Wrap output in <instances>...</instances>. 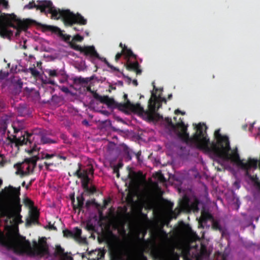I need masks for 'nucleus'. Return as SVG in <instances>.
<instances>
[{
    "label": "nucleus",
    "instance_id": "603ef678",
    "mask_svg": "<svg viewBox=\"0 0 260 260\" xmlns=\"http://www.w3.org/2000/svg\"><path fill=\"white\" fill-rule=\"evenodd\" d=\"M206 217L208 219H210V218H212V216L211 214H210V213H206Z\"/></svg>",
    "mask_w": 260,
    "mask_h": 260
},
{
    "label": "nucleus",
    "instance_id": "a19ab883",
    "mask_svg": "<svg viewBox=\"0 0 260 260\" xmlns=\"http://www.w3.org/2000/svg\"><path fill=\"white\" fill-rule=\"evenodd\" d=\"M95 204V201L94 200L89 201L88 200L86 201L85 203V207L86 208H88L91 205Z\"/></svg>",
    "mask_w": 260,
    "mask_h": 260
},
{
    "label": "nucleus",
    "instance_id": "8fccbe9b",
    "mask_svg": "<svg viewBox=\"0 0 260 260\" xmlns=\"http://www.w3.org/2000/svg\"><path fill=\"white\" fill-rule=\"evenodd\" d=\"M87 90L88 91H89V92H90L92 93L93 95V94H94V93H96V92H94V91H92V90H91V87H90V86H88V87H87Z\"/></svg>",
    "mask_w": 260,
    "mask_h": 260
},
{
    "label": "nucleus",
    "instance_id": "052dcab7",
    "mask_svg": "<svg viewBox=\"0 0 260 260\" xmlns=\"http://www.w3.org/2000/svg\"><path fill=\"white\" fill-rule=\"evenodd\" d=\"M138 239L140 241H142V242H145V239L144 238V237L142 238H140L138 236Z\"/></svg>",
    "mask_w": 260,
    "mask_h": 260
},
{
    "label": "nucleus",
    "instance_id": "69168bd1",
    "mask_svg": "<svg viewBox=\"0 0 260 260\" xmlns=\"http://www.w3.org/2000/svg\"><path fill=\"white\" fill-rule=\"evenodd\" d=\"M161 232L162 234H164L166 235V236L167 235V234L166 232L165 231H164L163 230H161Z\"/></svg>",
    "mask_w": 260,
    "mask_h": 260
},
{
    "label": "nucleus",
    "instance_id": "4d7b16f0",
    "mask_svg": "<svg viewBox=\"0 0 260 260\" xmlns=\"http://www.w3.org/2000/svg\"><path fill=\"white\" fill-rule=\"evenodd\" d=\"M133 83L134 85L137 86L138 85V82L137 80H134L133 81Z\"/></svg>",
    "mask_w": 260,
    "mask_h": 260
},
{
    "label": "nucleus",
    "instance_id": "79ce46f5",
    "mask_svg": "<svg viewBox=\"0 0 260 260\" xmlns=\"http://www.w3.org/2000/svg\"><path fill=\"white\" fill-rule=\"evenodd\" d=\"M123 55V53H122V51H121V52H118L117 53L116 55H115V60L116 62L118 61V60H119V59L121 58V57L122 56V55Z\"/></svg>",
    "mask_w": 260,
    "mask_h": 260
},
{
    "label": "nucleus",
    "instance_id": "49530a36",
    "mask_svg": "<svg viewBox=\"0 0 260 260\" xmlns=\"http://www.w3.org/2000/svg\"><path fill=\"white\" fill-rule=\"evenodd\" d=\"M70 199L72 204V206L74 205V204L75 202V199L74 196V193L70 195Z\"/></svg>",
    "mask_w": 260,
    "mask_h": 260
},
{
    "label": "nucleus",
    "instance_id": "5701e85b",
    "mask_svg": "<svg viewBox=\"0 0 260 260\" xmlns=\"http://www.w3.org/2000/svg\"><path fill=\"white\" fill-rule=\"evenodd\" d=\"M39 213L37 211L31 212L30 214V220L27 221V223L30 224L31 223H37L38 222L39 219Z\"/></svg>",
    "mask_w": 260,
    "mask_h": 260
},
{
    "label": "nucleus",
    "instance_id": "c9c22d12",
    "mask_svg": "<svg viewBox=\"0 0 260 260\" xmlns=\"http://www.w3.org/2000/svg\"><path fill=\"white\" fill-rule=\"evenodd\" d=\"M73 40L77 42H81L83 40V37L80 35H76L73 37Z\"/></svg>",
    "mask_w": 260,
    "mask_h": 260
},
{
    "label": "nucleus",
    "instance_id": "09e8293b",
    "mask_svg": "<svg viewBox=\"0 0 260 260\" xmlns=\"http://www.w3.org/2000/svg\"><path fill=\"white\" fill-rule=\"evenodd\" d=\"M60 37H62V38H63L66 41H69L70 39V36H66L65 35H63V36H60Z\"/></svg>",
    "mask_w": 260,
    "mask_h": 260
},
{
    "label": "nucleus",
    "instance_id": "ea45409f",
    "mask_svg": "<svg viewBox=\"0 0 260 260\" xmlns=\"http://www.w3.org/2000/svg\"><path fill=\"white\" fill-rule=\"evenodd\" d=\"M43 82L44 83H45V84L48 83V84H51V85H55L54 81L53 80L51 79H47L46 80H43Z\"/></svg>",
    "mask_w": 260,
    "mask_h": 260
},
{
    "label": "nucleus",
    "instance_id": "473e14b6",
    "mask_svg": "<svg viewBox=\"0 0 260 260\" xmlns=\"http://www.w3.org/2000/svg\"><path fill=\"white\" fill-rule=\"evenodd\" d=\"M29 70L33 76L38 77L39 76V72L35 68H30Z\"/></svg>",
    "mask_w": 260,
    "mask_h": 260
},
{
    "label": "nucleus",
    "instance_id": "dca6fc26",
    "mask_svg": "<svg viewBox=\"0 0 260 260\" xmlns=\"http://www.w3.org/2000/svg\"><path fill=\"white\" fill-rule=\"evenodd\" d=\"M64 237L70 238H73L77 241H79L81 239L82 230L76 227L74 228V231L69 230H64L63 231Z\"/></svg>",
    "mask_w": 260,
    "mask_h": 260
},
{
    "label": "nucleus",
    "instance_id": "4468645a",
    "mask_svg": "<svg viewBox=\"0 0 260 260\" xmlns=\"http://www.w3.org/2000/svg\"><path fill=\"white\" fill-rule=\"evenodd\" d=\"M0 244L9 250H15L17 248L16 241L11 236H2L0 237Z\"/></svg>",
    "mask_w": 260,
    "mask_h": 260
},
{
    "label": "nucleus",
    "instance_id": "393cba45",
    "mask_svg": "<svg viewBox=\"0 0 260 260\" xmlns=\"http://www.w3.org/2000/svg\"><path fill=\"white\" fill-rule=\"evenodd\" d=\"M41 142L43 144L56 143L55 141H54L42 134H41Z\"/></svg>",
    "mask_w": 260,
    "mask_h": 260
},
{
    "label": "nucleus",
    "instance_id": "2eb2a0df",
    "mask_svg": "<svg viewBox=\"0 0 260 260\" xmlns=\"http://www.w3.org/2000/svg\"><path fill=\"white\" fill-rule=\"evenodd\" d=\"M120 106H122L123 109L129 110L134 112H138L140 113H144L145 111L144 108L141 106L140 103L136 104L132 103L130 101L123 103V104H120Z\"/></svg>",
    "mask_w": 260,
    "mask_h": 260
},
{
    "label": "nucleus",
    "instance_id": "f03ea898",
    "mask_svg": "<svg viewBox=\"0 0 260 260\" xmlns=\"http://www.w3.org/2000/svg\"><path fill=\"white\" fill-rule=\"evenodd\" d=\"M36 4L34 1L30 2L24 7V9L36 8L41 12L51 14V18L54 19L61 18L66 26H72L74 24L84 25L87 24V20L81 14H75L69 10H60L53 6L50 1H38Z\"/></svg>",
    "mask_w": 260,
    "mask_h": 260
},
{
    "label": "nucleus",
    "instance_id": "9b49d317",
    "mask_svg": "<svg viewBox=\"0 0 260 260\" xmlns=\"http://www.w3.org/2000/svg\"><path fill=\"white\" fill-rule=\"evenodd\" d=\"M34 134L29 133L27 132H24V134L21 137L17 138L16 136H14L12 139L8 137V139L12 143H15L16 146H22L24 144L32 143V141L34 139Z\"/></svg>",
    "mask_w": 260,
    "mask_h": 260
},
{
    "label": "nucleus",
    "instance_id": "20e7f679",
    "mask_svg": "<svg viewBox=\"0 0 260 260\" xmlns=\"http://www.w3.org/2000/svg\"><path fill=\"white\" fill-rule=\"evenodd\" d=\"M71 48L73 49L80 51L81 53H83L84 55L86 56H89L91 60L94 58H98V59L104 62L109 68H110L113 71H119V69L115 67L111 64L106 58L101 57L96 51L93 46H89L82 47L79 45L74 43H71Z\"/></svg>",
    "mask_w": 260,
    "mask_h": 260
},
{
    "label": "nucleus",
    "instance_id": "0eeeda50",
    "mask_svg": "<svg viewBox=\"0 0 260 260\" xmlns=\"http://www.w3.org/2000/svg\"><path fill=\"white\" fill-rule=\"evenodd\" d=\"M165 121L168 123V125L171 127L174 130L177 131V135L178 138H179L183 142L185 143L187 145H194L197 147V143L194 142H192L191 140H185L184 137L185 135H187L189 138V134L187 132V126L185 125L184 123L182 121L177 123L176 125L173 124L172 121V119L169 117H166ZM193 136L191 137L192 138Z\"/></svg>",
    "mask_w": 260,
    "mask_h": 260
},
{
    "label": "nucleus",
    "instance_id": "7ed1b4c3",
    "mask_svg": "<svg viewBox=\"0 0 260 260\" xmlns=\"http://www.w3.org/2000/svg\"><path fill=\"white\" fill-rule=\"evenodd\" d=\"M20 187L9 186L5 188L2 195L5 202H0V215L8 219L13 218L15 222L21 223L22 216L20 214L21 210L20 205Z\"/></svg>",
    "mask_w": 260,
    "mask_h": 260
},
{
    "label": "nucleus",
    "instance_id": "3c124183",
    "mask_svg": "<svg viewBox=\"0 0 260 260\" xmlns=\"http://www.w3.org/2000/svg\"><path fill=\"white\" fill-rule=\"evenodd\" d=\"M123 98V99H124V100L125 101V102H126L127 101H129V100L128 99V98H127V94H126V93H124V94Z\"/></svg>",
    "mask_w": 260,
    "mask_h": 260
},
{
    "label": "nucleus",
    "instance_id": "a211bd4d",
    "mask_svg": "<svg viewBox=\"0 0 260 260\" xmlns=\"http://www.w3.org/2000/svg\"><path fill=\"white\" fill-rule=\"evenodd\" d=\"M77 203L76 204L74 203L73 205V208L74 210L78 209L79 211L80 212L83 208L85 200L83 193L77 197Z\"/></svg>",
    "mask_w": 260,
    "mask_h": 260
},
{
    "label": "nucleus",
    "instance_id": "c85d7f7f",
    "mask_svg": "<svg viewBox=\"0 0 260 260\" xmlns=\"http://www.w3.org/2000/svg\"><path fill=\"white\" fill-rule=\"evenodd\" d=\"M85 229L89 232L95 231V226L90 221H88L85 225Z\"/></svg>",
    "mask_w": 260,
    "mask_h": 260
},
{
    "label": "nucleus",
    "instance_id": "7c9ffc66",
    "mask_svg": "<svg viewBox=\"0 0 260 260\" xmlns=\"http://www.w3.org/2000/svg\"><path fill=\"white\" fill-rule=\"evenodd\" d=\"M46 72L49 74L50 77H57L58 76V73L57 70H55L48 69Z\"/></svg>",
    "mask_w": 260,
    "mask_h": 260
},
{
    "label": "nucleus",
    "instance_id": "f3484780",
    "mask_svg": "<svg viewBox=\"0 0 260 260\" xmlns=\"http://www.w3.org/2000/svg\"><path fill=\"white\" fill-rule=\"evenodd\" d=\"M125 66L127 70L135 72L137 75H140L142 73V70L140 68V66L137 61L132 62L128 59Z\"/></svg>",
    "mask_w": 260,
    "mask_h": 260
},
{
    "label": "nucleus",
    "instance_id": "58836bf2",
    "mask_svg": "<svg viewBox=\"0 0 260 260\" xmlns=\"http://www.w3.org/2000/svg\"><path fill=\"white\" fill-rule=\"evenodd\" d=\"M2 5L5 8L8 7V2L7 0H0V6Z\"/></svg>",
    "mask_w": 260,
    "mask_h": 260
},
{
    "label": "nucleus",
    "instance_id": "39448f33",
    "mask_svg": "<svg viewBox=\"0 0 260 260\" xmlns=\"http://www.w3.org/2000/svg\"><path fill=\"white\" fill-rule=\"evenodd\" d=\"M39 159V157L35 155L31 157L25 158L22 162L14 165V168L17 169L16 174L20 175L21 177H23L32 173Z\"/></svg>",
    "mask_w": 260,
    "mask_h": 260
},
{
    "label": "nucleus",
    "instance_id": "f257e3e1",
    "mask_svg": "<svg viewBox=\"0 0 260 260\" xmlns=\"http://www.w3.org/2000/svg\"><path fill=\"white\" fill-rule=\"evenodd\" d=\"M207 127L204 123H199L196 126V132L192 138H189L185 135V140H191L197 143V148L208 152H213L218 157L226 160L231 159L236 162L242 169H247L249 164L255 158H248L247 162H243L240 158L238 149L236 148L232 150L231 154L229 151L231 150L230 141L228 136H223L220 133V129H216L214 134L216 142L210 143L209 139L207 137L206 129Z\"/></svg>",
    "mask_w": 260,
    "mask_h": 260
},
{
    "label": "nucleus",
    "instance_id": "ddd939ff",
    "mask_svg": "<svg viewBox=\"0 0 260 260\" xmlns=\"http://www.w3.org/2000/svg\"><path fill=\"white\" fill-rule=\"evenodd\" d=\"M258 162V161L256 159H252L249 164L247 169H243L245 171V176L248 177L257 187H260V181L256 175H251L250 173V171L251 169L255 170L257 169Z\"/></svg>",
    "mask_w": 260,
    "mask_h": 260
},
{
    "label": "nucleus",
    "instance_id": "9d476101",
    "mask_svg": "<svg viewBox=\"0 0 260 260\" xmlns=\"http://www.w3.org/2000/svg\"><path fill=\"white\" fill-rule=\"evenodd\" d=\"M161 106V104L158 102L156 93L152 92L151 97L148 102V110H146L145 115L149 119L154 120L155 115L159 116L158 114H156V112Z\"/></svg>",
    "mask_w": 260,
    "mask_h": 260
},
{
    "label": "nucleus",
    "instance_id": "bb28decb",
    "mask_svg": "<svg viewBox=\"0 0 260 260\" xmlns=\"http://www.w3.org/2000/svg\"><path fill=\"white\" fill-rule=\"evenodd\" d=\"M212 228L213 229L215 230H218L219 231H222V229L221 226L220 225L219 222L216 220H213L212 222Z\"/></svg>",
    "mask_w": 260,
    "mask_h": 260
},
{
    "label": "nucleus",
    "instance_id": "cd10ccee",
    "mask_svg": "<svg viewBox=\"0 0 260 260\" xmlns=\"http://www.w3.org/2000/svg\"><path fill=\"white\" fill-rule=\"evenodd\" d=\"M64 249L62 248L60 245H57L56 247L55 254L59 256H61L64 253Z\"/></svg>",
    "mask_w": 260,
    "mask_h": 260
},
{
    "label": "nucleus",
    "instance_id": "1a4fd4ad",
    "mask_svg": "<svg viewBox=\"0 0 260 260\" xmlns=\"http://www.w3.org/2000/svg\"><path fill=\"white\" fill-rule=\"evenodd\" d=\"M10 17L5 15V13L0 16V36L3 38L10 39L13 35V31L8 27H15L14 24L10 21Z\"/></svg>",
    "mask_w": 260,
    "mask_h": 260
},
{
    "label": "nucleus",
    "instance_id": "2f4dec72",
    "mask_svg": "<svg viewBox=\"0 0 260 260\" xmlns=\"http://www.w3.org/2000/svg\"><path fill=\"white\" fill-rule=\"evenodd\" d=\"M89 182V178H88L87 179H84V180H83L82 181V186L85 190H86V189H88V187H89V185H88Z\"/></svg>",
    "mask_w": 260,
    "mask_h": 260
},
{
    "label": "nucleus",
    "instance_id": "c756f323",
    "mask_svg": "<svg viewBox=\"0 0 260 260\" xmlns=\"http://www.w3.org/2000/svg\"><path fill=\"white\" fill-rule=\"evenodd\" d=\"M23 82L21 79H18L14 82V86L15 88L17 90H21L22 88Z\"/></svg>",
    "mask_w": 260,
    "mask_h": 260
},
{
    "label": "nucleus",
    "instance_id": "a18cd8bd",
    "mask_svg": "<svg viewBox=\"0 0 260 260\" xmlns=\"http://www.w3.org/2000/svg\"><path fill=\"white\" fill-rule=\"evenodd\" d=\"M44 165L45 166V167H46V169L47 170H49V167L51 166H53V163H51V162H44Z\"/></svg>",
    "mask_w": 260,
    "mask_h": 260
},
{
    "label": "nucleus",
    "instance_id": "f704fd0d",
    "mask_svg": "<svg viewBox=\"0 0 260 260\" xmlns=\"http://www.w3.org/2000/svg\"><path fill=\"white\" fill-rule=\"evenodd\" d=\"M64 260H72L73 258L72 256L68 255L67 252H64L63 254L60 257Z\"/></svg>",
    "mask_w": 260,
    "mask_h": 260
},
{
    "label": "nucleus",
    "instance_id": "c03bdc74",
    "mask_svg": "<svg viewBox=\"0 0 260 260\" xmlns=\"http://www.w3.org/2000/svg\"><path fill=\"white\" fill-rule=\"evenodd\" d=\"M60 90H61L62 92H64V93H69V92H70V90H69V88H68L67 87L64 86H61V87H60Z\"/></svg>",
    "mask_w": 260,
    "mask_h": 260
},
{
    "label": "nucleus",
    "instance_id": "680f3d73",
    "mask_svg": "<svg viewBox=\"0 0 260 260\" xmlns=\"http://www.w3.org/2000/svg\"><path fill=\"white\" fill-rule=\"evenodd\" d=\"M98 254H100V256L101 257L104 256V253H103V252H102L101 251H98Z\"/></svg>",
    "mask_w": 260,
    "mask_h": 260
},
{
    "label": "nucleus",
    "instance_id": "e2e57ef3",
    "mask_svg": "<svg viewBox=\"0 0 260 260\" xmlns=\"http://www.w3.org/2000/svg\"><path fill=\"white\" fill-rule=\"evenodd\" d=\"M32 182V180H31V181L29 182V184H28L26 186V188H28V187H29L30 185H31Z\"/></svg>",
    "mask_w": 260,
    "mask_h": 260
},
{
    "label": "nucleus",
    "instance_id": "864d4df0",
    "mask_svg": "<svg viewBox=\"0 0 260 260\" xmlns=\"http://www.w3.org/2000/svg\"><path fill=\"white\" fill-rule=\"evenodd\" d=\"M109 201H107L106 200H104V207H106V206L108 204Z\"/></svg>",
    "mask_w": 260,
    "mask_h": 260
},
{
    "label": "nucleus",
    "instance_id": "de8ad7c7",
    "mask_svg": "<svg viewBox=\"0 0 260 260\" xmlns=\"http://www.w3.org/2000/svg\"><path fill=\"white\" fill-rule=\"evenodd\" d=\"M175 114H181L182 115H184L185 114V112H183V111H181V110H180L179 109H176L175 111Z\"/></svg>",
    "mask_w": 260,
    "mask_h": 260
},
{
    "label": "nucleus",
    "instance_id": "37998d69",
    "mask_svg": "<svg viewBox=\"0 0 260 260\" xmlns=\"http://www.w3.org/2000/svg\"><path fill=\"white\" fill-rule=\"evenodd\" d=\"M44 155V156H43L42 158H45V159H50V158L53 157L55 156V154H50L46 153Z\"/></svg>",
    "mask_w": 260,
    "mask_h": 260
},
{
    "label": "nucleus",
    "instance_id": "6e6d98bb",
    "mask_svg": "<svg viewBox=\"0 0 260 260\" xmlns=\"http://www.w3.org/2000/svg\"><path fill=\"white\" fill-rule=\"evenodd\" d=\"M82 123L83 124H85V125H89V123H88V122L87 120H84L83 121H82Z\"/></svg>",
    "mask_w": 260,
    "mask_h": 260
},
{
    "label": "nucleus",
    "instance_id": "f8f14e48",
    "mask_svg": "<svg viewBox=\"0 0 260 260\" xmlns=\"http://www.w3.org/2000/svg\"><path fill=\"white\" fill-rule=\"evenodd\" d=\"M93 98L101 103L107 105L109 107H116L120 110L123 109L122 106H120V104L123 103L116 102L113 98H110L108 95L102 96L98 93H95L93 94Z\"/></svg>",
    "mask_w": 260,
    "mask_h": 260
},
{
    "label": "nucleus",
    "instance_id": "774afa93",
    "mask_svg": "<svg viewBox=\"0 0 260 260\" xmlns=\"http://www.w3.org/2000/svg\"><path fill=\"white\" fill-rule=\"evenodd\" d=\"M116 166H118L119 168L122 166V164H121V163H119L118 165H117Z\"/></svg>",
    "mask_w": 260,
    "mask_h": 260
},
{
    "label": "nucleus",
    "instance_id": "338daca9",
    "mask_svg": "<svg viewBox=\"0 0 260 260\" xmlns=\"http://www.w3.org/2000/svg\"><path fill=\"white\" fill-rule=\"evenodd\" d=\"M89 172L91 174H93V169H90V170H89Z\"/></svg>",
    "mask_w": 260,
    "mask_h": 260
},
{
    "label": "nucleus",
    "instance_id": "5fc2aeb1",
    "mask_svg": "<svg viewBox=\"0 0 260 260\" xmlns=\"http://www.w3.org/2000/svg\"><path fill=\"white\" fill-rule=\"evenodd\" d=\"M140 260H147V257L145 255H144L143 254H142Z\"/></svg>",
    "mask_w": 260,
    "mask_h": 260
},
{
    "label": "nucleus",
    "instance_id": "4be33fe9",
    "mask_svg": "<svg viewBox=\"0 0 260 260\" xmlns=\"http://www.w3.org/2000/svg\"><path fill=\"white\" fill-rule=\"evenodd\" d=\"M74 176H77L79 178L82 179L84 180V179H87L89 178L88 174L87 173V171L84 170L82 172H81L80 168L79 167L78 169L74 173Z\"/></svg>",
    "mask_w": 260,
    "mask_h": 260
},
{
    "label": "nucleus",
    "instance_id": "aec40b11",
    "mask_svg": "<svg viewBox=\"0 0 260 260\" xmlns=\"http://www.w3.org/2000/svg\"><path fill=\"white\" fill-rule=\"evenodd\" d=\"M190 199L186 195H184L179 203L180 206L183 209H188L190 208Z\"/></svg>",
    "mask_w": 260,
    "mask_h": 260
},
{
    "label": "nucleus",
    "instance_id": "423d86ee",
    "mask_svg": "<svg viewBox=\"0 0 260 260\" xmlns=\"http://www.w3.org/2000/svg\"><path fill=\"white\" fill-rule=\"evenodd\" d=\"M23 248L28 252L33 255L43 256L49 254V248L46 241L44 240L43 243L39 244L36 241H34V247H32L28 240H25L22 244Z\"/></svg>",
    "mask_w": 260,
    "mask_h": 260
},
{
    "label": "nucleus",
    "instance_id": "b1692460",
    "mask_svg": "<svg viewBox=\"0 0 260 260\" xmlns=\"http://www.w3.org/2000/svg\"><path fill=\"white\" fill-rule=\"evenodd\" d=\"M114 229L118 230L120 233H122L123 234H125V230L124 229V223L123 222H119L113 225Z\"/></svg>",
    "mask_w": 260,
    "mask_h": 260
},
{
    "label": "nucleus",
    "instance_id": "0e129e2a",
    "mask_svg": "<svg viewBox=\"0 0 260 260\" xmlns=\"http://www.w3.org/2000/svg\"><path fill=\"white\" fill-rule=\"evenodd\" d=\"M125 45L124 44H123L122 43H120L119 44V47L122 48V50H123V46Z\"/></svg>",
    "mask_w": 260,
    "mask_h": 260
},
{
    "label": "nucleus",
    "instance_id": "bf43d9fd",
    "mask_svg": "<svg viewBox=\"0 0 260 260\" xmlns=\"http://www.w3.org/2000/svg\"><path fill=\"white\" fill-rule=\"evenodd\" d=\"M123 76H124V78H127V80H128V81L129 83H130V82H131V81L132 79H131V78L130 77H128V76H125V75H123Z\"/></svg>",
    "mask_w": 260,
    "mask_h": 260
},
{
    "label": "nucleus",
    "instance_id": "a878e982",
    "mask_svg": "<svg viewBox=\"0 0 260 260\" xmlns=\"http://www.w3.org/2000/svg\"><path fill=\"white\" fill-rule=\"evenodd\" d=\"M88 82V80L87 78H84L81 77H76L74 79V84H87Z\"/></svg>",
    "mask_w": 260,
    "mask_h": 260
},
{
    "label": "nucleus",
    "instance_id": "13d9d810",
    "mask_svg": "<svg viewBox=\"0 0 260 260\" xmlns=\"http://www.w3.org/2000/svg\"><path fill=\"white\" fill-rule=\"evenodd\" d=\"M50 229L51 230H56V228L55 226H54L53 225H50Z\"/></svg>",
    "mask_w": 260,
    "mask_h": 260
},
{
    "label": "nucleus",
    "instance_id": "412c9836",
    "mask_svg": "<svg viewBox=\"0 0 260 260\" xmlns=\"http://www.w3.org/2000/svg\"><path fill=\"white\" fill-rule=\"evenodd\" d=\"M43 27L47 30L50 31L56 34H57L60 37L63 36V34H62V32L61 30V29L56 26L51 25H44Z\"/></svg>",
    "mask_w": 260,
    "mask_h": 260
},
{
    "label": "nucleus",
    "instance_id": "6ab92c4d",
    "mask_svg": "<svg viewBox=\"0 0 260 260\" xmlns=\"http://www.w3.org/2000/svg\"><path fill=\"white\" fill-rule=\"evenodd\" d=\"M122 51L127 60H129L131 58H134L135 59H137V55L133 52L131 49L128 48L126 45L123 46Z\"/></svg>",
    "mask_w": 260,
    "mask_h": 260
},
{
    "label": "nucleus",
    "instance_id": "6e6552de",
    "mask_svg": "<svg viewBox=\"0 0 260 260\" xmlns=\"http://www.w3.org/2000/svg\"><path fill=\"white\" fill-rule=\"evenodd\" d=\"M5 15L10 17L9 18L10 19V22L12 23L13 24L14 23L12 22V21L16 22L17 23V26H15V27H12L13 28L16 29V32L15 33L16 36H18L20 35V31L21 30L26 31L29 26H30L31 24L35 23V21L32 20H30L29 19H26L23 20H21L20 19L18 18L14 14H5ZM9 27H11L10 26H9L8 28L9 29Z\"/></svg>",
    "mask_w": 260,
    "mask_h": 260
},
{
    "label": "nucleus",
    "instance_id": "4c0bfd02",
    "mask_svg": "<svg viewBox=\"0 0 260 260\" xmlns=\"http://www.w3.org/2000/svg\"><path fill=\"white\" fill-rule=\"evenodd\" d=\"M113 173L116 174V176L117 178L119 177V167L118 166H114L113 167Z\"/></svg>",
    "mask_w": 260,
    "mask_h": 260
},
{
    "label": "nucleus",
    "instance_id": "e433bc0d",
    "mask_svg": "<svg viewBox=\"0 0 260 260\" xmlns=\"http://www.w3.org/2000/svg\"><path fill=\"white\" fill-rule=\"evenodd\" d=\"M86 191L89 192L90 193H94L96 192V189L95 186H92L91 187H88V189H86Z\"/></svg>",
    "mask_w": 260,
    "mask_h": 260
},
{
    "label": "nucleus",
    "instance_id": "72a5a7b5",
    "mask_svg": "<svg viewBox=\"0 0 260 260\" xmlns=\"http://www.w3.org/2000/svg\"><path fill=\"white\" fill-rule=\"evenodd\" d=\"M7 160L4 154H0V167H4L6 164Z\"/></svg>",
    "mask_w": 260,
    "mask_h": 260
}]
</instances>
